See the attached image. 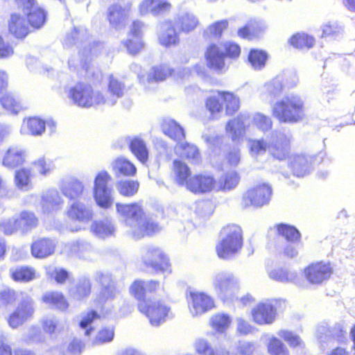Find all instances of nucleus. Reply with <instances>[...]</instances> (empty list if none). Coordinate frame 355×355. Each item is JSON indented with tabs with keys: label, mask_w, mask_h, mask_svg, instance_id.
<instances>
[{
	"label": "nucleus",
	"mask_w": 355,
	"mask_h": 355,
	"mask_svg": "<svg viewBox=\"0 0 355 355\" xmlns=\"http://www.w3.org/2000/svg\"><path fill=\"white\" fill-rule=\"evenodd\" d=\"M119 220L127 227V233L135 239H140L159 230V226L149 218L137 203L116 204Z\"/></svg>",
	"instance_id": "1"
},
{
	"label": "nucleus",
	"mask_w": 355,
	"mask_h": 355,
	"mask_svg": "<svg viewBox=\"0 0 355 355\" xmlns=\"http://www.w3.org/2000/svg\"><path fill=\"white\" fill-rule=\"evenodd\" d=\"M88 40V32L83 27H75L66 35L63 40L64 46L71 47L73 45H76L79 49L78 55L71 56L68 60L69 69L76 70L78 67L86 69L88 58L92 55H96L97 49L101 47V43L94 42L93 45L95 47L92 49L90 47L91 44Z\"/></svg>",
	"instance_id": "2"
},
{
	"label": "nucleus",
	"mask_w": 355,
	"mask_h": 355,
	"mask_svg": "<svg viewBox=\"0 0 355 355\" xmlns=\"http://www.w3.org/2000/svg\"><path fill=\"white\" fill-rule=\"evenodd\" d=\"M305 106L303 99L291 94L276 101L272 106V114L281 123H295L304 117Z\"/></svg>",
	"instance_id": "3"
},
{
	"label": "nucleus",
	"mask_w": 355,
	"mask_h": 355,
	"mask_svg": "<svg viewBox=\"0 0 355 355\" xmlns=\"http://www.w3.org/2000/svg\"><path fill=\"white\" fill-rule=\"evenodd\" d=\"M243 236L241 228L236 225H228L220 232V239L216 250L219 258L229 260L241 249Z\"/></svg>",
	"instance_id": "4"
},
{
	"label": "nucleus",
	"mask_w": 355,
	"mask_h": 355,
	"mask_svg": "<svg viewBox=\"0 0 355 355\" xmlns=\"http://www.w3.org/2000/svg\"><path fill=\"white\" fill-rule=\"evenodd\" d=\"M68 97L76 105L84 108L101 105L104 101L102 92L94 90L92 85L84 83H77L71 87Z\"/></svg>",
	"instance_id": "5"
},
{
	"label": "nucleus",
	"mask_w": 355,
	"mask_h": 355,
	"mask_svg": "<svg viewBox=\"0 0 355 355\" xmlns=\"http://www.w3.org/2000/svg\"><path fill=\"white\" fill-rule=\"evenodd\" d=\"M95 281L101 286L96 297L97 302L103 306L121 298L119 289L116 287V282L108 272L97 271L94 274Z\"/></svg>",
	"instance_id": "6"
},
{
	"label": "nucleus",
	"mask_w": 355,
	"mask_h": 355,
	"mask_svg": "<svg viewBox=\"0 0 355 355\" xmlns=\"http://www.w3.org/2000/svg\"><path fill=\"white\" fill-rule=\"evenodd\" d=\"M212 285L216 295L225 300L232 297L238 291L239 280L231 272L220 271L213 275Z\"/></svg>",
	"instance_id": "7"
},
{
	"label": "nucleus",
	"mask_w": 355,
	"mask_h": 355,
	"mask_svg": "<svg viewBox=\"0 0 355 355\" xmlns=\"http://www.w3.org/2000/svg\"><path fill=\"white\" fill-rule=\"evenodd\" d=\"M139 311L147 316L151 325L157 327L164 322L170 309L162 301L153 299H144L138 302Z\"/></svg>",
	"instance_id": "8"
},
{
	"label": "nucleus",
	"mask_w": 355,
	"mask_h": 355,
	"mask_svg": "<svg viewBox=\"0 0 355 355\" xmlns=\"http://www.w3.org/2000/svg\"><path fill=\"white\" fill-rule=\"evenodd\" d=\"M284 304V300L276 299L259 303L252 310L253 321L259 325L272 324L276 319L277 310Z\"/></svg>",
	"instance_id": "9"
},
{
	"label": "nucleus",
	"mask_w": 355,
	"mask_h": 355,
	"mask_svg": "<svg viewBox=\"0 0 355 355\" xmlns=\"http://www.w3.org/2000/svg\"><path fill=\"white\" fill-rule=\"evenodd\" d=\"M141 260L145 266L158 272H171L169 260L163 251L154 245H147L141 249Z\"/></svg>",
	"instance_id": "10"
},
{
	"label": "nucleus",
	"mask_w": 355,
	"mask_h": 355,
	"mask_svg": "<svg viewBox=\"0 0 355 355\" xmlns=\"http://www.w3.org/2000/svg\"><path fill=\"white\" fill-rule=\"evenodd\" d=\"M111 176L107 171L98 173L94 179V198L96 204L103 209H108L113 204L112 191L107 187Z\"/></svg>",
	"instance_id": "11"
},
{
	"label": "nucleus",
	"mask_w": 355,
	"mask_h": 355,
	"mask_svg": "<svg viewBox=\"0 0 355 355\" xmlns=\"http://www.w3.org/2000/svg\"><path fill=\"white\" fill-rule=\"evenodd\" d=\"M272 192V188L269 184H259L243 193L241 205L245 208L250 206L261 207L269 203Z\"/></svg>",
	"instance_id": "12"
},
{
	"label": "nucleus",
	"mask_w": 355,
	"mask_h": 355,
	"mask_svg": "<svg viewBox=\"0 0 355 355\" xmlns=\"http://www.w3.org/2000/svg\"><path fill=\"white\" fill-rule=\"evenodd\" d=\"M332 272L329 263L323 261L312 263L304 270L307 280L312 284H320L327 281Z\"/></svg>",
	"instance_id": "13"
},
{
	"label": "nucleus",
	"mask_w": 355,
	"mask_h": 355,
	"mask_svg": "<svg viewBox=\"0 0 355 355\" xmlns=\"http://www.w3.org/2000/svg\"><path fill=\"white\" fill-rule=\"evenodd\" d=\"M34 313L33 301L26 297L16 310L10 315L8 323L12 328H17L29 320Z\"/></svg>",
	"instance_id": "14"
},
{
	"label": "nucleus",
	"mask_w": 355,
	"mask_h": 355,
	"mask_svg": "<svg viewBox=\"0 0 355 355\" xmlns=\"http://www.w3.org/2000/svg\"><path fill=\"white\" fill-rule=\"evenodd\" d=\"M188 304L193 317L200 315L214 307L213 300L203 293L191 292Z\"/></svg>",
	"instance_id": "15"
},
{
	"label": "nucleus",
	"mask_w": 355,
	"mask_h": 355,
	"mask_svg": "<svg viewBox=\"0 0 355 355\" xmlns=\"http://www.w3.org/2000/svg\"><path fill=\"white\" fill-rule=\"evenodd\" d=\"M160 288V283L155 280H136L130 287V292L138 300L151 299L148 294L156 292Z\"/></svg>",
	"instance_id": "16"
},
{
	"label": "nucleus",
	"mask_w": 355,
	"mask_h": 355,
	"mask_svg": "<svg viewBox=\"0 0 355 355\" xmlns=\"http://www.w3.org/2000/svg\"><path fill=\"white\" fill-rule=\"evenodd\" d=\"M250 123V116L248 114H240L236 118L228 121L226 125V132L233 141L243 137L246 128Z\"/></svg>",
	"instance_id": "17"
},
{
	"label": "nucleus",
	"mask_w": 355,
	"mask_h": 355,
	"mask_svg": "<svg viewBox=\"0 0 355 355\" xmlns=\"http://www.w3.org/2000/svg\"><path fill=\"white\" fill-rule=\"evenodd\" d=\"M215 180L209 175H195L187 182V189L195 193H203L211 191Z\"/></svg>",
	"instance_id": "18"
},
{
	"label": "nucleus",
	"mask_w": 355,
	"mask_h": 355,
	"mask_svg": "<svg viewBox=\"0 0 355 355\" xmlns=\"http://www.w3.org/2000/svg\"><path fill=\"white\" fill-rule=\"evenodd\" d=\"M63 203L64 200L56 189L46 190L42 195L41 205L43 211L45 213H51L60 209Z\"/></svg>",
	"instance_id": "19"
},
{
	"label": "nucleus",
	"mask_w": 355,
	"mask_h": 355,
	"mask_svg": "<svg viewBox=\"0 0 355 355\" xmlns=\"http://www.w3.org/2000/svg\"><path fill=\"white\" fill-rule=\"evenodd\" d=\"M56 245L57 242L51 239H38L31 245V254L35 258H46L54 253Z\"/></svg>",
	"instance_id": "20"
},
{
	"label": "nucleus",
	"mask_w": 355,
	"mask_h": 355,
	"mask_svg": "<svg viewBox=\"0 0 355 355\" xmlns=\"http://www.w3.org/2000/svg\"><path fill=\"white\" fill-rule=\"evenodd\" d=\"M171 5L168 0H144L139 6L142 15L151 13L158 15L171 10Z\"/></svg>",
	"instance_id": "21"
},
{
	"label": "nucleus",
	"mask_w": 355,
	"mask_h": 355,
	"mask_svg": "<svg viewBox=\"0 0 355 355\" xmlns=\"http://www.w3.org/2000/svg\"><path fill=\"white\" fill-rule=\"evenodd\" d=\"M205 57L209 68L216 71H221L225 68V54L218 46L210 45L207 48Z\"/></svg>",
	"instance_id": "22"
},
{
	"label": "nucleus",
	"mask_w": 355,
	"mask_h": 355,
	"mask_svg": "<svg viewBox=\"0 0 355 355\" xmlns=\"http://www.w3.org/2000/svg\"><path fill=\"white\" fill-rule=\"evenodd\" d=\"M84 188L83 183L74 178L63 180L60 185V189L63 195L71 200L81 197Z\"/></svg>",
	"instance_id": "23"
},
{
	"label": "nucleus",
	"mask_w": 355,
	"mask_h": 355,
	"mask_svg": "<svg viewBox=\"0 0 355 355\" xmlns=\"http://www.w3.org/2000/svg\"><path fill=\"white\" fill-rule=\"evenodd\" d=\"M68 216L82 223H88L93 218V211L84 203L76 201L71 204L67 211Z\"/></svg>",
	"instance_id": "24"
},
{
	"label": "nucleus",
	"mask_w": 355,
	"mask_h": 355,
	"mask_svg": "<svg viewBox=\"0 0 355 355\" xmlns=\"http://www.w3.org/2000/svg\"><path fill=\"white\" fill-rule=\"evenodd\" d=\"M125 86L123 83L114 78L112 76L110 77L108 85L109 96L103 95L104 101L102 105L112 106L115 105L117 100L123 96Z\"/></svg>",
	"instance_id": "25"
},
{
	"label": "nucleus",
	"mask_w": 355,
	"mask_h": 355,
	"mask_svg": "<svg viewBox=\"0 0 355 355\" xmlns=\"http://www.w3.org/2000/svg\"><path fill=\"white\" fill-rule=\"evenodd\" d=\"M127 141L132 154L142 163L148 158V150L145 141L139 137H128Z\"/></svg>",
	"instance_id": "26"
},
{
	"label": "nucleus",
	"mask_w": 355,
	"mask_h": 355,
	"mask_svg": "<svg viewBox=\"0 0 355 355\" xmlns=\"http://www.w3.org/2000/svg\"><path fill=\"white\" fill-rule=\"evenodd\" d=\"M290 141L284 135H280L277 141L268 147L270 154L279 160L286 159L290 152Z\"/></svg>",
	"instance_id": "27"
},
{
	"label": "nucleus",
	"mask_w": 355,
	"mask_h": 355,
	"mask_svg": "<svg viewBox=\"0 0 355 355\" xmlns=\"http://www.w3.org/2000/svg\"><path fill=\"white\" fill-rule=\"evenodd\" d=\"M25 151L18 146L10 147L6 152L3 164L8 168H15L24 164L25 162Z\"/></svg>",
	"instance_id": "28"
},
{
	"label": "nucleus",
	"mask_w": 355,
	"mask_h": 355,
	"mask_svg": "<svg viewBox=\"0 0 355 355\" xmlns=\"http://www.w3.org/2000/svg\"><path fill=\"white\" fill-rule=\"evenodd\" d=\"M144 27L143 23L139 21H135L132 23V28L130 30V36L135 37V46L132 47V40H128L124 42V45L127 48L129 53L135 55L140 51L143 47V42L141 40V30Z\"/></svg>",
	"instance_id": "29"
},
{
	"label": "nucleus",
	"mask_w": 355,
	"mask_h": 355,
	"mask_svg": "<svg viewBox=\"0 0 355 355\" xmlns=\"http://www.w3.org/2000/svg\"><path fill=\"white\" fill-rule=\"evenodd\" d=\"M28 21L18 14L11 15L9 31L17 38L24 37L29 31Z\"/></svg>",
	"instance_id": "30"
},
{
	"label": "nucleus",
	"mask_w": 355,
	"mask_h": 355,
	"mask_svg": "<svg viewBox=\"0 0 355 355\" xmlns=\"http://www.w3.org/2000/svg\"><path fill=\"white\" fill-rule=\"evenodd\" d=\"M310 161L303 155H297L291 157L290 167L293 173L297 177H304L310 171Z\"/></svg>",
	"instance_id": "31"
},
{
	"label": "nucleus",
	"mask_w": 355,
	"mask_h": 355,
	"mask_svg": "<svg viewBox=\"0 0 355 355\" xmlns=\"http://www.w3.org/2000/svg\"><path fill=\"white\" fill-rule=\"evenodd\" d=\"M16 218L19 231L22 234L30 232L37 226L38 219L33 212L24 211Z\"/></svg>",
	"instance_id": "32"
},
{
	"label": "nucleus",
	"mask_w": 355,
	"mask_h": 355,
	"mask_svg": "<svg viewBox=\"0 0 355 355\" xmlns=\"http://www.w3.org/2000/svg\"><path fill=\"white\" fill-rule=\"evenodd\" d=\"M91 231L98 237L104 239L112 236L115 232V227L111 220L94 221L91 225Z\"/></svg>",
	"instance_id": "33"
},
{
	"label": "nucleus",
	"mask_w": 355,
	"mask_h": 355,
	"mask_svg": "<svg viewBox=\"0 0 355 355\" xmlns=\"http://www.w3.org/2000/svg\"><path fill=\"white\" fill-rule=\"evenodd\" d=\"M33 174L31 169L21 168L15 173V184L16 187L22 191H28L33 189Z\"/></svg>",
	"instance_id": "34"
},
{
	"label": "nucleus",
	"mask_w": 355,
	"mask_h": 355,
	"mask_svg": "<svg viewBox=\"0 0 355 355\" xmlns=\"http://www.w3.org/2000/svg\"><path fill=\"white\" fill-rule=\"evenodd\" d=\"M127 12L119 5H113L109 8L108 19L112 27L119 30L124 26Z\"/></svg>",
	"instance_id": "35"
},
{
	"label": "nucleus",
	"mask_w": 355,
	"mask_h": 355,
	"mask_svg": "<svg viewBox=\"0 0 355 355\" xmlns=\"http://www.w3.org/2000/svg\"><path fill=\"white\" fill-rule=\"evenodd\" d=\"M159 40L160 43L165 46H169L178 42V35L172 22L167 21L162 24Z\"/></svg>",
	"instance_id": "36"
},
{
	"label": "nucleus",
	"mask_w": 355,
	"mask_h": 355,
	"mask_svg": "<svg viewBox=\"0 0 355 355\" xmlns=\"http://www.w3.org/2000/svg\"><path fill=\"white\" fill-rule=\"evenodd\" d=\"M174 23L181 31L189 33L196 28L198 24V20L193 14L185 12L177 16Z\"/></svg>",
	"instance_id": "37"
},
{
	"label": "nucleus",
	"mask_w": 355,
	"mask_h": 355,
	"mask_svg": "<svg viewBox=\"0 0 355 355\" xmlns=\"http://www.w3.org/2000/svg\"><path fill=\"white\" fill-rule=\"evenodd\" d=\"M162 130L166 135L178 143L181 142L185 137L183 128L175 121L172 119L164 121Z\"/></svg>",
	"instance_id": "38"
},
{
	"label": "nucleus",
	"mask_w": 355,
	"mask_h": 355,
	"mask_svg": "<svg viewBox=\"0 0 355 355\" xmlns=\"http://www.w3.org/2000/svg\"><path fill=\"white\" fill-rule=\"evenodd\" d=\"M11 278L17 282H28L35 279V270L28 266H16L10 268Z\"/></svg>",
	"instance_id": "39"
},
{
	"label": "nucleus",
	"mask_w": 355,
	"mask_h": 355,
	"mask_svg": "<svg viewBox=\"0 0 355 355\" xmlns=\"http://www.w3.org/2000/svg\"><path fill=\"white\" fill-rule=\"evenodd\" d=\"M175 151L193 163H198L200 161V155L199 150L193 144L187 141L179 142L175 146Z\"/></svg>",
	"instance_id": "40"
},
{
	"label": "nucleus",
	"mask_w": 355,
	"mask_h": 355,
	"mask_svg": "<svg viewBox=\"0 0 355 355\" xmlns=\"http://www.w3.org/2000/svg\"><path fill=\"white\" fill-rule=\"evenodd\" d=\"M112 168L117 176H132L137 171L135 166L123 157H119L113 162Z\"/></svg>",
	"instance_id": "41"
},
{
	"label": "nucleus",
	"mask_w": 355,
	"mask_h": 355,
	"mask_svg": "<svg viewBox=\"0 0 355 355\" xmlns=\"http://www.w3.org/2000/svg\"><path fill=\"white\" fill-rule=\"evenodd\" d=\"M267 60V53L259 49H251L248 57V63L253 69L257 71L264 68Z\"/></svg>",
	"instance_id": "42"
},
{
	"label": "nucleus",
	"mask_w": 355,
	"mask_h": 355,
	"mask_svg": "<svg viewBox=\"0 0 355 355\" xmlns=\"http://www.w3.org/2000/svg\"><path fill=\"white\" fill-rule=\"evenodd\" d=\"M240 181V176L236 171H230L221 177L217 184L220 191H231L236 187Z\"/></svg>",
	"instance_id": "43"
},
{
	"label": "nucleus",
	"mask_w": 355,
	"mask_h": 355,
	"mask_svg": "<svg viewBox=\"0 0 355 355\" xmlns=\"http://www.w3.org/2000/svg\"><path fill=\"white\" fill-rule=\"evenodd\" d=\"M92 284L89 278H80L74 288L69 291L70 294L75 299L81 300L89 296L91 293Z\"/></svg>",
	"instance_id": "44"
},
{
	"label": "nucleus",
	"mask_w": 355,
	"mask_h": 355,
	"mask_svg": "<svg viewBox=\"0 0 355 355\" xmlns=\"http://www.w3.org/2000/svg\"><path fill=\"white\" fill-rule=\"evenodd\" d=\"M42 300L46 304L52 305L60 310H65L68 304L63 295L58 292H47L43 297Z\"/></svg>",
	"instance_id": "45"
},
{
	"label": "nucleus",
	"mask_w": 355,
	"mask_h": 355,
	"mask_svg": "<svg viewBox=\"0 0 355 355\" xmlns=\"http://www.w3.org/2000/svg\"><path fill=\"white\" fill-rule=\"evenodd\" d=\"M286 88L284 83V77L279 75L277 76L264 85L266 92L272 97H276L280 95Z\"/></svg>",
	"instance_id": "46"
},
{
	"label": "nucleus",
	"mask_w": 355,
	"mask_h": 355,
	"mask_svg": "<svg viewBox=\"0 0 355 355\" xmlns=\"http://www.w3.org/2000/svg\"><path fill=\"white\" fill-rule=\"evenodd\" d=\"M221 99L225 103V113L227 115H233L239 108V99L230 92H218Z\"/></svg>",
	"instance_id": "47"
},
{
	"label": "nucleus",
	"mask_w": 355,
	"mask_h": 355,
	"mask_svg": "<svg viewBox=\"0 0 355 355\" xmlns=\"http://www.w3.org/2000/svg\"><path fill=\"white\" fill-rule=\"evenodd\" d=\"M173 170L175 174V180L179 185L187 186V178L190 175V169L186 164L179 160L173 161Z\"/></svg>",
	"instance_id": "48"
},
{
	"label": "nucleus",
	"mask_w": 355,
	"mask_h": 355,
	"mask_svg": "<svg viewBox=\"0 0 355 355\" xmlns=\"http://www.w3.org/2000/svg\"><path fill=\"white\" fill-rule=\"evenodd\" d=\"M277 228L279 234L288 241L295 243L300 239V233L294 226L282 223L277 225Z\"/></svg>",
	"instance_id": "49"
},
{
	"label": "nucleus",
	"mask_w": 355,
	"mask_h": 355,
	"mask_svg": "<svg viewBox=\"0 0 355 355\" xmlns=\"http://www.w3.org/2000/svg\"><path fill=\"white\" fill-rule=\"evenodd\" d=\"M230 323L231 318L230 315L225 313L216 314L210 320L211 327L219 333L225 331Z\"/></svg>",
	"instance_id": "50"
},
{
	"label": "nucleus",
	"mask_w": 355,
	"mask_h": 355,
	"mask_svg": "<svg viewBox=\"0 0 355 355\" xmlns=\"http://www.w3.org/2000/svg\"><path fill=\"white\" fill-rule=\"evenodd\" d=\"M271 279L280 282H294L297 278V273L283 268L271 270L269 272Z\"/></svg>",
	"instance_id": "51"
},
{
	"label": "nucleus",
	"mask_w": 355,
	"mask_h": 355,
	"mask_svg": "<svg viewBox=\"0 0 355 355\" xmlns=\"http://www.w3.org/2000/svg\"><path fill=\"white\" fill-rule=\"evenodd\" d=\"M139 182L134 180H122L116 184V189L119 193L123 196L130 197L138 191Z\"/></svg>",
	"instance_id": "52"
},
{
	"label": "nucleus",
	"mask_w": 355,
	"mask_h": 355,
	"mask_svg": "<svg viewBox=\"0 0 355 355\" xmlns=\"http://www.w3.org/2000/svg\"><path fill=\"white\" fill-rule=\"evenodd\" d=\"M37 10L36 12L31 10L30 13L28 12L25 15L29 24L36 28H39L44 25L46 17L45 10L39 5L37 6Z\"/></svg>",
	"instance_id": "53"
},
{
	"label": "nucleus",
	"mask_w": 355,
	"mask_h": 355,
	"mask_svg": "<svg viewBox=\"0 0 355 355\" xmlns=\"http://www.w3.org/2000/svg\"><path fill=\"white\" fill-rule=\"evenodd\" d=\"M291 44L297 49H310L314 44V39L305 33H297L291 38Z\"/></svg>",
	"instance_id": "54"
},
{
	"label": "nucleus",
	"mask_w": 355,
	"mask_h": 355,
	"mask_svg": "<svg viewBox=\"0 0 355 355\" xmlns=\"http://www.w3.org/2000/svg\"><path fill=\"white\" fill-rule=\"evenodd\" d=\"M171 73V69L167 65H161L154 67L153 71L148 76V81L157 82L165 80Z\"/></svg>",
	"instance_id": "55"
},
{
	"label": "nucleus",
	"mask_w": 355,
	"mask_h": 355,
	"mask_svg": "<svg viewBox=\"0 0 355 355\" xmlns=\"http://www.w3.org/2000/svg\"><path fill=\"white\" fill-rule=\"evenodd\" d=\"M46 275L58 284H64L69 277V273L66 269L55 266L48 267Z\"/></svg>",
	"instance_id": "56"
},
{
	"label": "nucleus",
	"mask_w": 355,
	"mask_h": 355,
	"mask_svg": "<svg viewBox=\"0 0 355 355\" xmlns=\"http://www.w3.org/2000/svg\"><path fill=\"white\" fill-rule=\"evenodd\" d=\"M26 126L31 135L34 136H39L44 132L46 123L44 121L39 118L33 117L28 120Z\"/></svg>",
	"instance_id": "57"
},
{
	"label": "nucleus",
	"mask_w": 355,
	"mask_h": 355,
	"mask_svg": "<svg viewBox=\"0 0 355 355\" xmlns=\"http://www.w3.org/2000/svg\"><path fill=\"white\" fill-rule=\"evenodd\" d=\"M268 350L270 355H288L285 345L276 337H272L268 345Z\"/></svg>",
	"instance_id": "58"
},
{
	"label": "nucleus",
	"mask_w": 355,
	"mask_h": 355,
	"mask_svg": "<svg viewBox=\"0 0 355 355\" xmlns=\"http://www.w3.org/2000/svg\"><path fill=\"white\" fill-rule=\"evenodd\" d=\"M227 26V20L218 21L210 25L205 31V34L209 37H219Z\"/></svg>",
	"instance_id": "59"
},
{
	"label": "nucleus",
	"mask_w": 355,
	"mask_h": 355,
	"mask_svg": "<svg viewBox=\"0 0 355 355\" xmlns=\"http://www.w3.org/2000/svg\"><path fill=\"white\" fill-rule=\"evenodd\" d=\"M248 146L250 155L254 157L264 154L267 149V144L261 139H250Z\"/></svg>",
	"instance_id": "60"
},
{
	"label": "nucleus",
	"mask_w": 355,
	"mask_h": 355,
	"mask_svg": "<svg viewBox=\"0 0 355 355\" xmlns=\"http://www.w3.org/2000/svg\"><path fill=\"white\" fill-rule=\"evenodd\" d=\"M0 103L7 110L14 114H17L21 109V106L10 94H6L0 98Z\"/></svg>",
	"instance_id": "61"
},
{
	"label": "nucleus",
	"mask_w": 355,
	"mask_h": 355,
	"mask_svg": "<svg viewBox=\"0 0 355 355\" xmlns=\"http://www.w3.org/2000/svg\"><path fill=\"white\" fill-rule=\"evenodd\" d=\"M0 231L6 235H11L19 231L16 217L4 219L0 223Z\"/></svg>",
	"instance_id": "62"
},
{
	"label": "nucleus",
	"mask_w": 355,
	"mask_h": 355,
	"mask_svg": "<svg viewBox=\"0 0 355 355\" xmlns=\"http://www.w3.org/2000/svg\"><path fill=\"white\" fill-rule=\"evenodd\" d=\"M277 334L279 337L287 342L291 347H301L303 344L300 338L297 335L293 334L292 331L287 330H280Z\"/></svg>",
	"instance_id": "63"
},
{
	"label": "nucleus",
	"mask_w": 355,
	"mask_h": 355,
	"mask_svg": "<svg viewBox=\"0 0 355 355\" xmlns=\"http://www.w3.org/2000/svg\"><path fill=\"white\" fill-rule=\"evenodd\" d=\"M343 31V27L337 23H329L324 25L322 36L336 38L342 35Z\"/></svg>",
	"instance_id": "64"
}]
</instances>
